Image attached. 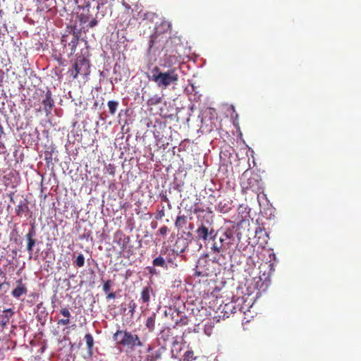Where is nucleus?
Wrapping results in <instances>:
<instances>
[{
	"label": "nucleus",
	"mask_w": 361,
	"mask_h": 361,
	"mask_svg": "<svg viewBox=\"0 0 361 361\" xmlns=\"http://www.w3.org/2000/svg\"><path fill=\"white\" fill-rule=\"evenodd\" d=\"M79 9V18L81 23H86L89 22L87 27L92 28L97 23V18H102L105 13L100 11L104 6L103 2L97 0H75Z\"/></svg>",
	"instance_id": "1"
},
{
	"label": "nucleus",
	"mask_w": 361,
	"mask_h": 361,
	"mask_svg": "<svg viewBox=\"0 0 361 361\" xmlns=\"http://www.w3.org/2000/svg\"><path fill=\"white\" fill-rule=\"evenodd\" d=\"M149 79L154 82L159 87L162 89L167 88L169 85L178 83L179 75L177 68H170L167 71H161L160 67L154 66L151 71V75Z\"/></svg>",
	"instance_id": "2"
},
{
	"label": "nucleus",
	"mask_w": 361,
	"mask_h": 361,
	"mask_svg": "<svg viewBox=\"0 0 361 361\" xmlns=\"http://www.w3.org/2000/svg\"><path fill=\"white\" fill-rule=\"evenodd\" d=\"M113 338L116 344L131 349H134L137 346L142 345V343L137 334L127 331L126 330H118L114 334Z\"/></svg>",
	"instance_id": "3"
},
{
	"label": "nucleus",
	"mask_w": 361,
	"mask_h": 361,
	"mask_svg": "<svg viewBox=\"0 0 361 361\" xmlns=\"http://www.w3.org/2000/svg\"><path fill=\"white\" fill-rule=\"evenodd\" d=\"M213 244L211 247L214 253H219L224 249H228L234 242V232L232 229H226L220 236L217 238V233L212 238Z\"/></svg>",
	"instance_id": "4"
},
{
	"label": "nucleus",
	"mask_w": 361,
	"mask_h": 361,
	"mask_svg": "<svg viewBox=\"0 0 361 361\" xmlns=\"http://www.w3.org/2000/svg\"><path fill=\"white\" fill-rule=\"evenodd\" d=\"M90 61L84 56H78L75 59L73 67L68 71V73L73 79L77 78L78 75L87 77L90 73Z\"/></svg>",
	"instance_id": "5"
},
{
	"label": "nucleus",
	"mask_w": 361,
	"mask_h": 361,
	"mask_svg": "<svg viewBox=\"0 0 361 361\" xmlns=\"http://www.w3.org/2000/svg\"><path fill=\"white\" fill-rule=\"evenodd\" d=\"M240 185L243 190H252L255 193H259L262 190V180L257 173H252L250 176H247V173H244L241 178Z\"/></svg>",
	"instance_id": "6"
},
{
	"label": "nucleus",
	"mask_w": 361,
	"mask_h": 361,
	"mask_svg": "<svg viewBox=\"0 0 361 361\" xmlns=\"http://www.w3.org/2000/svg\"><path fill=\"white\" fill-rule=\"evenodd\" d=\"M197 238L204 242L215 236V231L209 221H201L196 230Z\"/></svg>",
	"instance_id": "7"
},
{
	"label": "nucleus",
	"mask_w": 361,
	"mask_h": 361,
	"mask_svg": "<svg viewBox=\"0 0 361 361\" xmlns=\"http://www.w3.org/2000/svg\"><path fill=\"white\" fill-rule=\"evenodd\" d=\"M69 33H72V38L70 42L68 40V35L64 34L61 37V44L66 47L67 45L70 47L71 54H73L75 51L76 47L78 44L79 38L80 36V32L75 26L71 27Z\"/></svg>",
	"instance_id": "8"
},
{
	"label": "nucleus",
	"mask_w": 361,
	"mask_h": 361,
	"mask_svg": "<svg viewBox=\"0 0 361 361\" xmlns=\"http://www.w3.org/2000/svg\"><path fill=\"white\" fill-rule=\"evenodd\" d=\"M171 25L166 20H163L160 25L156 28V31L154 35H151L150 40L149 42V47L152 49L154 45L157 42V39L159 36V33L161 32H166L171 29Z\"/></svg>",
	"instance_id": "9"
},
{
	"label": "nucleus",
	"mask_w": 361,
	"mask_h": 361,
	"mask_svg": "<svg viewBox=\"0 0 361 361\" xmlns=\"http://www.w3.org/2000/svg\"><path fill=\"white\" fill-rule=\"evenodd\" d=\"M35 227L34 225H32L31 228L29 229L27 233L25 235L27 240L26 250L30 255H32L33 247L36 244V239L35 238Z\"/></svg>",
	"instance_id": "10"
},
{
	"label": "nucleus",
	"mask_w": 361,
	"mask_h": 361,
	"mask_svg": "<svg viewBox=\"0 0 361 361\" xmlns=\"http://www.w3.org/2000/svg\"><path fill=\"white\" fill-rule=\"evenodd\" d=\"M207 265H209V262L206 258L200 259L195 269V275L198 276H207L209 275V268Z\"/></svg>",
	"instance_id": "11"
},
{
	"label": "nucleus",
	"mask_w": 361,
	"mask_h": 361,
	"mask_svg": "<svg viewBox=\"0 0 361 361\" xmlns=\"http://www.w3.org/2000/svg\"><path fill=\"white\" fill-rule=\"evenodd\" d=\"M42 104L44 105V111L46 115H49L54 106V101L52 98L51 92L49 90H47L45 97L42 100Z\"/></svg>",
	"instance_id": "12"
},
{
	"label": "nucleus",
	"mask_w": 361,
	"mask_h": 361,
	"mask_svg": "<svg viewBox=\"0 0 361 361\" xmlns=\"http://www.w3.org/2000/svg\"><path fill=\"white\" fill-rule=\"evenodd\" d=\"M16 288L11 291V295L16 299H19L22 295H26L27 288L21 279L16 281Z\"/></svg>",
	"instance_id": "13"
},
{
	"label": "nucleus",
	"mask_w": 361,
	"mask_h": 361,
	"mask_svg": "<svg viewBox=\"0 0 361 361\" xmlns=\"http://www.w3.org/2000/svg\"><path fill=\"white\" fill-rule=\"evenodd\" d=\"M13 314L14 312L12 309L8 308L4 310L2 314L0 315V326L3 328L6 327Z\"/></svg>",
	"instance_id": "14"
},
{
	"label": "nucleus",
	"mask_w": 361,
	"mask_h": 361,
	"mask_svg": "<svg viewBox=\"0 0 361 361\" xmlns=\"http://www.w3.org/2000/svg\"><path fill=\"white\" fill-rule=\"evenodd\" d=\"M152 293H153V289L150 286H145L142 289L140 293V300L143 304H149Z\"/></svg>",
	"instance_id": "15"
},
{
	"label": "nucleus",
	"mask_w": 361,
	"mask_h": 361,
	"mask_svg": "<svg viewBox=\"0 0 361 361\" xmlns=\"http://www.w3.org/2000/svg\"><path fill=\"white\" fill-rule=\"evenodd\" d=\"M115 237L117 239V243L121 245V249L123 251L130 241L129 237L126 236L122 232H117Z\"/></svg>",
	"instance_id": "16"
},
{
	"label": "nucleus",
	"mask_w": 361,
	"mask_h": 361,
	"mask_svg": "<svg viewBox=\"0 0 361 361\" xmlns=\"http://www.w3.org/2000/svg\"><path fill=\"white\" fill-rule=\"evenodd\" d=\"M60 313L64 317V319H61L58 321L57 324L61 325H68L70 323L71 312L67 307L62 308Z\"/></svg>",
	"instance_id": "17"
},
{
	"label": "nucleus",
	"mask_w": 361,
	"mask_h": 361,
	"mask_svg": "<svg viewBox=\"0 0 361 361\" xmlns=\"http://www.w3.org/2000/svg\"><path fill=\"white\" fill-rule=\"evenodd\" d=\"M231 209V202L226 200L220 201L217 206V210L221 213H227Z\"/></svg>",
	"instance_id": "18"
},
{
	"label": "nucleus",
	"mask_w": 361,
	"mask_h": 361,
	"mask_svg": "<svg viewBox=\"0 0 361 361\" xmlns=\"http://www.w3.org/2000/svg\"><path fill=\"white\" fill-rule=\"evenodd\" d=\"M29 211V207L26 200L21 202L16 209V214L18 216H21L23 213H26Z\"/></svg>",
	"instance_id": "19"
},
{
	"label": "nucleus",
	"mask_w": 361,
	"mask_h": 361,
	"mask_svg": "<svg viewBox=\"0 0 361 361\" xmlns=\"http://www.w3.org/2000/svg\"><path fill=\"white\" fill-rule=\"evenodd\" d=\"M188 220L185 215H178L175 221V226L179 230L187 224Z\"/></svg>",
	"instance_id": "20"
},
{
	"label": "nucleus",
	"mask_w": 361,
	"mask_h": 361,
	"mask_svg": "<svg viewBox=\"0 0 361 361\" xmlns=\"http://www.w3.org/2000/svg\"><path fill=\"white\" fill-rule=\"evenodd\" d=\"M85 339L86 341V344L87 346V351L90 355L92 354V348L94 345V338L92 334H86L85 336Z\"/></svg>",
	"instance_id": "21"
},
{
	"label": "nucleus",
	"mask_w": 361,
	"mask_h": 361,
	"mask_svg": "<svg viewBox=\"0 0 361 361\" xmlns=\"http://www.w3.org/2000/svg\"><path fill=\"white\" fill-rule=\"evenodd\" d=\"M161 353L160 350L152 351L145 357V361H157L161 359Z\"/></svg>",
	"instance_id": "22"
},
{
	"label": "nucleus",
	"mask_w": 361,
	"mask_h": 361,
	"mask_svg": "<svg viewBox=\"0 0 361 361\" xmlns=\"http://www.w3.org/2000/svg\"><path fill=\"white\" fill-rule=\"evenodd\" d=\"M161 101V97H160L159 94H155L148 99L147 101V104L149 106H153L160 104Z\"/></svg>",
	"instance_id": "23"
},
{
	"label": "nucleus",
	"mask_w": 361,
	"mask_h": 361,
	"mask_svg": "<svg viewBox=\"0 0 361 361\" xmlns=\"http://www.w3.org/2000/svg\"><path fill=\"white\" fill-rule=\"evenodd\" d=\"M155 318L156 314H153L147 319L145 325L149 331H153L155 327Z\"/></svg>",
	"instance_id": "24"
},
{
	"label": "nucleus",
	"mask_w": 361,
	"mask_h": 361,
	"mask_svg": "<svg viewBox=\"0 0 361 361\" xmlns=\"http://www.w3.org/2000/svg\"><path fill=\"white\" fill-rule=\"evenodd\" d=\"M107 105L109 114L111 115H114L118 107L119 103L117 101L111 100L108 102Z\"/></svg>",
	"instance_id": "25"
},
{
	"label": "nucleus",
	"mask_w": 361,
	"mask_h": 361,
	"mask_svg": "<svg viewBox=\"0 0 361 361\" xmlns=\"http://www.w3.org/2000/svg\"><path fill=\"white\" fill-rule=\"evenodd\" d=\"M194 352L192 350H188L183 355L182 361H194L196 360ZM181 361V360H180Z\"/></svg>",
	"instance_id": "26"
},
{
	"label": "nucleus",
	"mask_w": 361,
	"mask_h": 361,
	"mask_svg": "<svg viewBox=\"0 0 361 361\" xmlns=\"http://www.w3.org/2000/svg\"><path fill=\"white\" fill-rule=\"evenodd\" d=\"M152 264L154 267H161L163 268L167 267V264L166 263L165 259H164L163 257H161V256L154 259Z\"/></svg>",
	"instance_id": "27"
},
{
	"label": "nucleus",
	"mask_w": 361,
	"mask_h": 361,
	"mask_svg": "<svg viewBox=\"0 0 361 361\" xmlns=\"http://www.w3.org/2000/svg\"><path fill=\"white\" fill-rule=\"evenodd\" d=\"M73 264L78 267H82L85 264V257L82 254H79Z\"/></svg>",
	"instance_id": "28"
},
{
	"label": "nucleus",
	"mask_w": 361,
	"mask_h": 361,
	"mask_svg": "<svg viewBox=\"0 0 361 361\" xmlns=\"http://www.w3.org/2000/svg\"><path fill=\"white\" fill-rule=\"evenodd\" d=\"M234 310H235V307L233 303L226 304L223 310L224 312V317L226 316V314L228 313V312H231V313H235L236 311H233Z\"/></svg>",
	"instance_id": "29"
},
{
	"label": "nucleus",
	"mask_w": 361,
	"mask_h": 361,
	"mask_svg": "<svg viewBox=\"0 0 361 361\" xmlns=\"http://www.w3.org/2000/svg\"><path fill=\"white\" fill-rule=\"evenodd\" d=\"M6 274L0 268V290H2V288H4V284L6 283Z\"/></svg>",
	"instance_id": "30"
},
{
	"label": "nucleus",
	"mask_w": 361,
	"mask_h": 361,
	"mask_svg": "<svg viewBox=\"0 0 361 361\" xmlns=\"http://www.w3.org/2000/svg\"><path fill=\"white\" fill-rule=\"evenodd\" d=\"M112 286V282L111 280H107L106 281H105L103 284V290L106 293H108L109 292H110V290H111V287Z\"/></svg>",
	"instance_id": "31"
},
{
	"label": "nucleus",
	"mask_w": 361,
	"mask_h": 361,
	"mask_svg": "<svg viewBox=\"0 0 361 361\" xmlns=\"http://www.w3.org/2000/svg\"><path fill=\"white\" fill-rule=\"evenodd\" d=\"M165 216L164 207H162V209L160 210H157L155 214V219L157 220H161L163 217Z\"/></svg>",
	"instance_id": "32"
},
{
	"label": "nucleus",
	"mask_w": 361,
	"mask_h": 361,
	"mask_svg": "<svg viewBox=\"0 0 361 361\" xmlns=\"http://www.w3.org/2000/svg\"><path fill=\"white\" fill-rule=\"evenodd\" d=\"M169 232V228L166 226H161L159 230V233L162 235L165 236Z\"/></svg>",
	"instance_id": "33"
},
{
	"label": "nucleus",
	"mask_w": 361,
	"mask_h": 361,
	"mask_svg": "<svg viewBox=\"0 0 361 361\" xmlns=\"http://www.w3.org/2000/svg\"><path fill=\"white\" fill-rule=\"evenodd\" d=\"M106 294H107L106 299H109H109H114L116 297V293H114V292H109Z\"/></svg>",
	"instance_id": "34"
},
{
	"label": "nucleus",
	"mask_w": 361,
	"mask_h": 361,
	"mask_svg": "<svg viewBox=\"0 0 361 361\" xmlns=\"http://www.w3.org/2000/svg\"><path fill=\"white\" fill-rule=\"evenodd\" d=\"M4 80V72L1 69H0V86L2 85Z\"/></svg>",
	"instance_id": "35"
},
{
	"label": "nucleus",
	"mask_w": 361,
	"mask_h": 361,
	"mask_svg": "<svg viewBox=\"0 0 361 361\" xmlns=\"http://www.w3.org/2000/svg\"><path fill=\"white\" fill-rule=\"evenodd\" d=\"M135 307H136L135 303L133 302V303H130V305H129L130 311L132 313L134 312Z\"/></svg>",
	"instance_id": "36"
},
{
	"label": "nucleus",
	"mask_w": 361,
	"mask_h": 361,
	"mask_svg": "<svg viewBox=\"0 0 361 361\" xmlns=\"http://www.w3.org/2000/svg\"><path fill=\"white\" fill-rule=\"evenodd\" d=\"M161 200L169 204V200L168 199L166 195H163L161 197Z\"/></svg>",
	"instance_id": "37"
},
{
	"label": "nucleus",
	"mask_w": 361,
	"mask_h": 361,
	"mask_svg": "<svg viewBox=\"0 0 361 361\" xmlns=\"http://www.w3.org/2000/svg\"><path fill=\"white\" fill-rule=\"evenodd\" d=\"M149 271L151 274H154L156 273V269L153 267H149Z\"/></svg>",
	"instance_id": "38"
},
{
	"label": "nucleus",
	"mask_w": 361,
	"mask_h": 361,
	"mask_svg": "<svg viewBox=\"0 0 361 361\" xmlns=\"http://www.w3.org/2000/svg\"><path fill=\"white\" fill-rule=\"evenodd\" d=\"M151 226H152V228H156L157 226V223L153 221V222L151 223Z\"/></svg>",
	"instance_id": "39"
},
{
	"label": "nucleus",
	"mask_w": 361,
	"mask_h": 361,
	"mask_svg": "<svg viewBox=\"0 0 361 361\" xmlns=\"http://www.w3.org/2000/svg\"><path fill=\"white\" fill-rule=\"evenodd\" d=\"M3 133H4V128L1 126V124H0V135L3 134Z\"/></svg>",
	"instance_id": "40"
},
{
	"label": "nucleus",
	"mask_w": 361,
	"mask_h": 361,
	"mask_svg": "<svg viewBox=\"0 0 361 361\" xmlns=\"http://www.w3.org/2000/svg\"><path fill=\"white\" fill-rule=\"evenodd\" d=\"M185 319H186V318H184V319L181 318L180 319V322H183V325H185L187 324V322L185 321H183V320H185Z\"/></svg>",
	"instance_id": "41"
},
{
	"label": "nucleus",
	"mask_w": 361,
	"mask_h": 361,
	"mask_svg": "<svg viewBox=\"0 0 361 361\" xmlns=\"http://www.w3.org/2000/svg\"><path fill=\"white\" fill-rule=\"evenodd\" d=\"M200 211H202L200 209L195 208L194 210V212L197 213L198 212H200Z\"/></svg>",
	"instance_id": "42"
},
{
	"label": "nucleus",
	"mask_w": 361,
	"mask_h": 361,
	"mask_svg": "<svg viewBox=\"0 0 361 361\" xmlns=\"http://www.w3.org/2000/svg\"><path fill=\"white\" fill-rule=\"evenodd\" d=\"M151 350H152V348H151V347H149V348H148V351L149 352Z\"/></svg>",
	"instance_id": "43"
}]
</instances>
